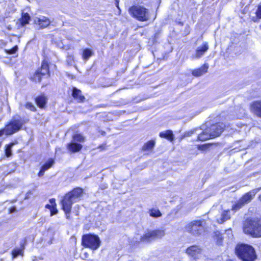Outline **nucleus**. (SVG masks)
I'll use <instances>...</instances> for the list:
<instances>
[{"mask_svg":"<svg viewBox=\"0 0 261 261\" xmlns=\"http://www.w3.org/2000/svg\"><path fill=\"white\" fill-rule=\"evenodd\" d=\"M243 231L254 238L261 237V219H247L244 223Z\"/></svg>","mask_w":261,"mask_h":261,"instance_id":"1","label":"nucleus"},{"mask_svg":"<svg viewBox=\"0 0 261 261\" xmlns=\"http://www.w3.org/2000/svg\"><path fill=\"white\" fill-rule=\"evenodd\" d=\"M235 250L238 257L243 261H254L256 258L254 249L250 245L239 244Z\"/></svg>","mask_w":261,"mask_h":261,"instance_id":"2","label":"nucleus"},{"mask_svg":"<svg viewBox=\"0 0 261 261\" xmlns=\"http://www.w3.org/2000/svg\"><path fill=\"white\" fill-rule=\"evenodd\" d=\"M205 224L203 219L193 220L186 225L185 229L193 236H199L204 232Z\"/></svg>","mask_w":261,"mask_h":261,"instance_id":"3","label":"nucleus"},{"mask_svg":"<svg viewBox=\"0 0 261 261\" xmlns=\"http://www.w3.org/2000/svg\"><path fill=\"white\" fill-rule=\"evenodd\" d=\"M101 241L97 236L86 234L82 236V244L83 246L95 250L100 246Z\"/></svg>","mask_w":261,"mask_h":261,"instance_id":"4","label":"nucleus"},{"mask_svg":"<svg viewBox=\"0 0 261 261\" xmlns=\"http://www.w3.org/2000/svg\"><path fill=\"white\" fill-rule=\"evenodd\" d=\"M129 13L138 20L147 21L149 19V12L147 9L141 6H133L129 8Z\"/></svg>","mask_w":261,"mask_h":261,"instance_id":"5","label":"nucleus"},{"mask_svg":"<svg viewBox=\"0 0 261 261\" xmlns=\"http://www.w3.org/2000/svg\"><path fill=\"white\" fill-rule=\"evenodd\" d=\"M24 122L18 117L17 119L12 120L10 123L7 125L4 129L0 130V137L4 134L11 135L18 131L22 127Z\"/></svg>","mask_w":261,"mask_h":261,"instance_id":"6","label":"nucleus"},{"mask_svg":"<svg viewBox=\"0 0 261 261\" xmlns=\"http://www.w3.org/2000/svg\"><path fill=\"white\" fill-rule=\"evenodd\" d=\"M261 190V187L253 189L243 196L238 202L232 206V210L237 211L244 206L246 204L250 202L254 198L255 194Z\"/></svg>","mask_w":261,"mask_h":261,"instance_id":"7","label":"nucleus"},{"mask_svg":"<svg viewBox=\"0 0 261 261\" xmlns=\"http://www.w3.org/2000/svg\"><path fill=\"white\" fill-rule=\"evenodd\" d=\"M49 75L48 64L46 61H43L40 68L36 70L31 79L36 83H39L41 82L42 77L46 76L47 77H49Z\"/></svg>","mask_w":261,"mask_h":261,"instance_id":"8","label":"nucleus"},{"mask_svg":"<svg viewBox=\"0 0 261 261\" xmlns=\"http://www.w3.org/2000/svg\"><path fill=\"white\" fill-rule=\"evenodd\" d=\"M164 235L165 232L163 230H148L141 236L140 241L144 243H149L155 239L161 238Z\"/></svg>","mask_w":261,"mask_h":261,"instance_id":"9","label":"nucleus"},{"mask_svg":"<svg viewBox=\"0 0 261 261\" xmlns=\"http://www.w3.org/2000/svg\"><path fill=\"white\" fill-rule=\"evenodd\" d=\"M84 141V138L80 134H75L73 136L72 140L67 144V148L71 152H76L82 148V145L77 142H82Z\"/></svg>","mask_w":261,"mask_h":261,"instance_id":"10","label":"nucleus"},{"mask_svg":"<svg viewBox=\"0 0 261 261\" xmlns=\"http://www.w3.org/2000/svg\"><path fill=\"white\" fill-rule=\"evenodd\" d=\"M75 202L72 201V200L70 198V196H68L67 194L64 196L61 201L62 209L65 212L67 219L69 218L72 205Z\"/></svg>","mask_w":261,"mask_h":261,"instance_id":"11","label":"nucleus"},{"mask_svg":"<svg viewBox=\"0 0 261 261\" xmlns=\"http://www.w3.org/2000/svg\"><path fill=\"white\" fill-rule=\"evenodd\" d=\"M225 125L222 123H218L213 124L210 127L207 128L211 136L213 138L219 136L223 131Z\"/></svg>","mask_w":261,"mask_h":261,"instance_id":"12","label":"nucleus"},{"mask_svg":"<svg viewBox=\"0 0 261 261\" xmlns=\"http://www.w3.org/2000/svg\"><path fill=\"white\" fill-rule=\"evenodd\" d=\"M70 198L75 203L81 200L83 196V190L79 187L74 188L71 191L67 193Z\"/></svg>","mask_w":261,"mask_h":261,"instance_id":"13","label":"nucleus"},{"mask_svg":"<svg viewBox=\"0 0 261 261\" xmlns=\"http://www.w3.org/2000/svg\"><path fill=\"white\" fill-rule=\"evenodd\" d=\"M51 21L44 16L36 17L34 19V23L39 26L40 29H44L50 25Z\"/></svg>","mask_w":261,"mask_h":261,"instance_id":"14","label":"nucleus"},{"mask_svg":"<svg viewBox=\"0 0 261 261\" xmlns=\"http://www.w3.org/2000/svg\"><path fill=\"white\" fill-rule=\"evenodd\" d=\"M208 49V43L207 42H204V43L202 46H199L197 48L195 54H193L191 56V58L192 59H198L201 58L207 51Z\"/></svg>","mask_w":261,"mask_h":261,"instance_id":"15","label":"nucleus"},{"mask_svg":"<svg viewBox=\"0 0 261 261\" xmlns=\"http://www.w3.org/2000/svg\"><path fill=\"white\" fill-rule=\"evenodd\" d=\"M250 110L253 113L261 118V100L253 102L251 104Z\"/></svg>","mask_w":261,"mask_h":261,"instance_id":"16","label":"nucleus"},{"mask_svg":"<svg viewBox=\"0 0 261 261\" xmlns=\"http://www.w3.org/2000/svg\"><path fill=\"white\" fill-rule=\"evenodd\" d=\"M201 252V249L196 245H193L188 247L186 250V253L189 256L196 258L197 255Z\"/></svg>","mask_w":261,"mask_h":261,"instance_id":"17","label":"nucleus"},{"mask_svg":"<svg viewBox=\"0 0 261 261\" xmlns=\"http://www.w3.org/2000/svg\"><path fill=\"white\" fill-rule=\"evenodd\" d=\"M208 65L204 64L202 66L198 69H195L192 71L193 75L198 77L201 76L204 73L207 72Z\"/></svg>","mask_w":261,"mask_h":261,"instance_id":"18","label":"nucleus"},{"mask_svg":"<svg viewBox=\"0 0 261 261\" xmlns=\"http://www.w3.org/2000/svg\"><path fill=\"white\" fill-rule=\"evenodd\" d=\"M230 211L229 210H224L221 214V217L217 219V222L219 224H222L226 221L230 219Z\"/></svg>","mask_w":261,"mask_h":261,"instance_id":"19","label":"nucleus"},{"mask_svg":"<svg viewBox=\"0 0 261 261\" xmlns=\"http://www.w3.org/2000/svg\"><path fill=\"white\" fill-rule=\"evenodd\" d=\"M212 138H213V137H212L209 131L207 130V128L202 131V133L198 134L197 138L198 140L201 141H204Z\"/></svg>","mask_w":261,"mask_h":261,"instance_id":"20","label":"nucleus"},{"mask_svg":"<svg viewBox=\"0 0 261 261\" xmlns=\"http://www.w3.org/2000/svg\"><path fill=\"white\" fill-rule=\"evenodd\" d=\"M72 95L79 102H83L85 99V97L82 95V92L76 88H73Z\"/></svg>","mask_w":261,"mask_h":261,"instance_id":"21","label":"nucleus"},{"mask_svg":"<svg viewBox=\"0 0 261 261\" xmlns=\"http://www.w3.org/2000/svg\"><path fill=\"white\" fill-rule=\"evenodd\" d=\"M46 97L44 95H40L36 98L35 101L39 108H43L46 103Z\"/></svg>","mask_w":261,"mask_h":261,"instance_id":"22","label":"nucleus"},{"mask_svg":"<svg viewBox=\"0 0 261 261\" xmlns=\"http://www.w3.org/2000/svg\"><path fill=\"white\" fill-rule=\"evenodd\" d=\"M159 136L161 138L167 139L170 141H172L174 139L173 133L170 130H167L165 132H161Z\"/></svg>","mask_w":261,"mask_h":261,"instance_id":"23","label":"nucleus"},{"mask_svg":"<svg viewBox=\"0 0 261 261\" xmlns=\"http://www.w3.org/2000/svg\"><path fill=\"white\" fill-rule=\"evenodd\" d=\"M30 20V16L27 13H22L21 18L20 19V23L21 26L23 27L28 24Z\"/></svg>","mask_w":261,"mask_h":261,"instance_id":"24","label":"nucleus"},{"mask_svg":"<svg viewBox=\"0 0 261 261\" xmlns=\"http://www.w3.org/2000/svg\"><path fill=\"white\" fill-rule=\"evenodd\" d=\"M155 142L154 140H150L144 144L142 147V150L150 151L154 147Z\"/></svg>","mask_w":261,"mask_h":261,"instance_id":"25","label":"nucleus"},{"mask_svg":"<svg viewBox=\"0 0 261 261\" xmlns=\"http://www.w3.org/2000/svg\"><path fill=\"white\" fill-rule=\"evenodd\" d=\"M93 55V51L89 48H85L83 51L82 57L83 60L87 61Z\"/></svg>","mask_w":261,"mask_h":261,"instance_id":"26","label":"nucleus"},{"mask_svg":"<svg viewBox=\"0 0 261 261\" xmlns=\"http://www.w3.org/2000/svg\"><path fill=\"white\" fill-rule=\"evenodd\" d=\"M24 242L23 243H21V248H16L12 251V254L13 258H15L19 255H21L22 253L23 250L24 249Z\"/></svg>","mask_w":261,"mask_h":261,"instance_id":"27","label":"nucleus"},{"mask_svg":"<svg viewBox=\"0 0 261 261\" xmlns=\"http://www.w3.org/2000/svg\"><path fill=\"white\" fill-rule=\"evenodd\" d=\"M54 160L52 159H50L41 167V168L43 169L44 171H45L49 169L50 168H51L52 166L54 164Z\"/></svg>","mask_w":261,"mask_h":261,"instance_id":"28","label":"nucleus"},{"mask_svg":"<svg viewBox=\"0 0 261 261\" xmlns=\"http://www.w3.org/2000/svg\"><path fill=\"white\" fill-rule=\"evenodd\" d=\"M66 63L68 66H72L74 64V60L73 54L68 53L66 58Z\"/></svg>","mask_w":261,"mask_h":261,"instance_id":"29","label":"nucleus"},{"mask_svg":"<svg viewBox=\"0 0 261 261\" xmlns=\"http://www.w3.org/2000/svg\"><path fill=\"white\" fill-rule=\"evenodd\" d=\"M149 215L152 217L158 218L162 216V214L158 209L152 208L149 210Z\"/></svg>","mask_w":261,"mask_h":261,"instance_id":"30","label":"nucleus"},{"mask_svg":"<svg viewBox=\"0 0 261 261\" xmlns=\"http://www.w3.org/2000/svg\"><path fill=\"white\" fill-rule=\"evenodd\" d=\"M215 237L217 240V244L220 245L222 244L223 237H222V234L220 233L219 231L215 232Z\"/></svg>","mask_w":261,"mask_h":261,"instance_id":"31","label":"nucleus"},{"mask_svg":"<svg viewBox=\"0 0 261 261\" xmlns=\"http://www.w3.org/2000/svg\"><path fill=\"white\" fill-rule=\"evenodd\" d=\"M13 145V143L7 145L5 149V154L7 157H10L12 155L11 147Z\"/></svg>","mask_w":261,"mask_h":261,"instance_id":"32","label":"nucleus"},{"mask_svg":"<svg viewBox=\"0 0 261 261\" xmlns=\"http://www.w3.org/2000/svg\"><path fill=\"white\" fill-rule=\"evenodd\" d=\"M18 50V46L17 45L14 46L11 49H6L5 50V52L9 55L14 54Z\"/></svg>","mask_w":261,"mask_h":261,"instance_id":"33","label":"nucleus"},{"mask_svg":"<svg viewBox=\"0 0 261 261\" xmlns=\"http://www.w3.org/2000/svg\"><path fill=\"white\" fill-rule=\"evenodd\" d=\"M25 108L30 110L32 111H35L36 110V107L31 102H27L25 106Z\"/></svg>","mask_w":261,"mask_h":261,"instance_id":"34","label":"nucleus"},{"mask_svg":"<svg viewBox=\"0 0 261 261\" xmlns=\"http://www.w3.org/2000/svg\"><path fill=\"white\" fill-rule=\"evenodd\" d=\"M198 130V129L197 128H195V129H192L191 130L186 132H185V133L184 134V137H190Z\"/></svg>","mask_w":261,"mask_h":261,"instance_id":"35","label":"nucleus"},{"mask_svg":"<svg viewBox=\"0 0 261 261\" xmlns=\"http://www.w3.org/2000/svg\"><path fill=\"white\" fill-rule=\"evenodd\" d=\"M50 215L53 216L54 215L58 213V210L56 208V206H53L50 209Z\"/></svg>","mask_w":261,"mask_h":261,"instance_id":"36","label":"nucleus"},{"mask_svg":"<svg viewBox=\"0 0 261 261\" xmlns=\"http://www.w3.org/2000/svg\"><path fill=\"white\" fill-rule=\"evenodd\" d=\"M255 13L256 14H258L259 17L261 18V4L258 5L257 9Z\"/></svg>","mask_w":261,"mask_h":261,"instance_id":"37","label":"nucleus"},{"mask_svg":"<svg viewBox=\"0 0 261 261\" xmlns=\"http://www.w3.org/2000/svg\"><path fill=\"white\" fill-rule=\"evenodd\" d=\"M260 19L261 18L259 17L258 14H256L255 16H253L251 18V20L254 22H258Z\"/></svg>","mask_w":261,"mask_h":261,"instance_id":"38","label":"nucleus"},{"mask_svg":"<svg viewBox=\"0 0 261 261\" xmlns=\"http://www.w3.org/2000/svg\"><path fill=\"white\" fill-rule=\"evenodd\" d=\"M207 145H202L198 146V149L201 150H205L208 148Z\"/></svg>","mask_w":261,"mask_h":261,"instance_id":"39","label":"nucleus"},{"mask_svg":"<svg viewBox=\"0 0 261 261\" xmlns=\"http://www.w3.org/2000/svg\"><path fill=\"white\" fill-rule=\"evenodd\" d=\"M9 166L12 168V171H14L16 168V165L14 163L10 164Z\"/></svg>","mask_w":261,"mask_h":261,"instance_id":"40","label":"nucleus"},{"mask_svg":"<svg viewBox=\"0 0 261 261\" xmlns=\"http://www.w3.org/2000/svg\"><path fill=\"white\" fill-rule=\"evenodd\" d=\"M45 171L41 168L40 171L39 172L38 175L39 177H42L44 174Z\"/></svg>","mask_w":261,"mask_h":261,"instance_id":"41","label":"nucleus"},{"mask_svg":"<svg viewBox=\"0 0 261 261\" xmlns=\"http://www.w3.org/2000/svg\"><path fill=\"white\" fill-rule=\"evenodd\" d=\"M49 202L50 203V204H51L52 206H56V202H55V199H54V198H52V199H50L49 200Z\"/></svg>","mask_w":261,"mask_h":261,"instance_id":"42","label":"nucleus"},{"mask_svg":"<svg viewBox=\"0 0 261 261\" xmlns=\"http://www.w3.org/2000/svg\"><path fill=\"white\" fill-rule=\"evenodd\" d=\"M9 211L10 213H13L16 211V208L15 207H11V208H10Z\"/></svg>","mask_w":261,"mask_h":261,"instance_id":"43","label":"nucleus"},{"mask_svg":"<svg viewBox=\"0 0 261 261\" xmlns=\"http://www.w3.org/2000/svg\"><path fill=\"white\" fill-rule=\"evenodd\" d=\"M115 1H116V3H115L116 6L117 7V8L118 9H120L119 7V0H115Z\"/></svg>","mask_w":261,"mask_h":261,"instance_id":"44","label":"nucleus"},{"mask_svg":"<svg viewBox=\"0 0 261 261\" xmlns=\"http://www.w3.org/2000/svg\"><path fill=\"white\" fill-rule=\"evenodd\" d=\"M54 206H52V205H50L49 204H47L45 207L48 209H50L51 207H53Z\"/></svg>","mask_w":261,"mask_h":261,"instance_id":"45","label":"nucleus"},{"mask_svg":"<svg viewBox=\"0 0 261 261\" xmlns=\"http://www.w3.org/2000/svg\"><path fill=\"white\" fill-rule=\"evenodd\" d=\"M99 133L101 134V135L105 136L106 135V132L103 130L99 131Z\"/></svg>","mask_w":261,"mask_h":261,"instance_id":"46","label":"nucleus"},{"mask_svg":"<svg viewBox=\"0 0 261 261\" xmlns=\"http://www.w3.org/2000/svg\"><path fill=\"white\" fill-rule=\"evenodd\" d=\"M158 35L159 34L158 33H156L155 35V38H158Z\"/></svg>","mask_w":261,"mask_h":261,"instance_id":"47","label":"nucleus"},{"mask_svg":"<svg viewBox=\"0 0 261 261\" xmlns=\"http://www.w3.org/2000/svg\"><path fill=\"white\" fill-rule=\"evenodd\" d=\"M99 148H102V149H103V146L102 145L99 146Z\"/></svg>","mask_w":261,"mask_h":261,"instance_id":"48","label":"nucleus"},{"mask_svg":"<svg viewBox=\"0 0 261 261\" xmlns=\"http://www.w3.org/2000/svg\"><path fill=\"white\" fill-rule=\"evenodd\" d=\"M259 199L261 201V194L259 196Z\"/></svg>","mask_w":261,"mask_h":261,"instance_id":"49","label":"nucleus"},{"mask_svg":"<svg viewBox=\"0 0 261 261\" xmlns=\"http://www.w3.org/2000/svg\"><path fill=\"white\" fill-rule=\"evenodd\" d=\"M227 261H233V260H232L231 259H229V260H227Z\"/></svg>","mask_w":261,"mask_h":261,"instance_id":"50","label":"nucleus"},{"mask_svg":"<svg viewBox=\"0 0 261 261\" xmlns=\"http://www.w3.org/2000/svg\"><path fill=\"white\" fill-rule=\"evenodd\" d=\"M260 28H261V25H260Z\"/></svg>","mask_w":261,"mask_h":261,"instance_id":"51","label":"nucleus"}]
</instances>
